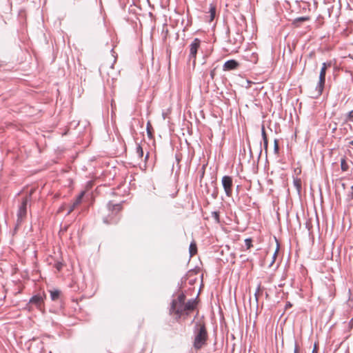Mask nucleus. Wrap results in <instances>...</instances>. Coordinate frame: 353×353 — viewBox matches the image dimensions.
<instances>
[{"mask_svg": "<svg viewBox=\"0 0 353 353\" xmlns=\"http://www.w3.org/2000/svg\"><path fill=\"white\" fill-rule=\"evenodd\" d=\"M194 332L193 345L196 350H199L206 344L208 339V332L205 324L203 323H196Z\"/></svg>", "mask_w": 353, "mask_h": 353, "instance_id": "f257e3e1", "label": "nucleus"}, {"mask_svg": "<svg viewBox=\"0 0 353 353\" xmlns=\"http://www.w3.org/2000/svg\"><path fill=\"white\" fill-rule=\"evenodd\" d=\"M46 294H39L33 296L29 301L27 308L29 311L32 310V305H34L39 310L44 312V300L46 299Z\"/></svg>", "mask_w": 353, "mask_h": 353, "instance_id": "f03ea898", "label": "nucleus"}, {"mask_svg": "<svg viewBox=\"0 0 353 353\" xmlns=\"http://www.w3.org/2000/svg\"><path fill=\"white\" fill-rule=\"evenodd\" d=\"M185 296L181 294L178 296L176 299L172 301L171 310L179 316L185 314Z\"/></svg>", "mask_w": 353, "mask_h": 353, "instance_id": "7ed1b4c3", "label": "nucleus"}, {"mask_svg": "<svg viewBox=\"0 0 353 353\" xmlns=\"http://www.w3.org/2000/svg\"><path fill=\"white\" fill-rule=\"evenodd\" d=\"M331 65L332 64L330 62L323 63L322 65V68L321 69L320 74H319V80L318 85L316 87V89L320 94L322 93L323 88H324L325 82L326 70L327 68L331 67Z\"/></svg>", "mask_w": 353, "mask_h": 353, "instance_id": "20e7f679", "label": "nucleus"}, {"mask_svg": "<svg viewBox=\"0 0 353 353\" xmlns=\"http://www.w3.org/2000/svg\"><path fill=\"white\" fill-rule=\"evenodd\" d=\"M222 185L223 187L225 194L230 197L232 194V178L230 176H224L221 180Z\"/></svg>", "mask_w": 353, "mask_h": 353, "instance_id": "39448f33", "label": "nucleus"}, {"mask_svg": "<svg viewBox=\"0 0 353 353\" xmlns=\"http://www.w3.org/2000/svg\"><path fill=\"white\" fill-rule=\"evenodd\" d=\"M201 41L196 38L190 46V58L193 59V63H196L197 50L200 47Z\"/></svg>", "mask_w": 353, "mask_h": 353, "instance_id": "423d86ee", "label": "nucleus"}, {"mask_svg": "<svg viewBox=\"0 0 353 353\" xmlns=\"http://www.w3.org/2000/svg\"><path fill=\"white\" fill-rule=\"evenodd\" d=\"M27 203H28V198L26 197L23 200L21 205L19 208V212H18V219L20 221H21L26 216Z\"/></svg>", "mask_w": 353, "mask_h": 353, "instance_id": "0eeeda50", "label": "nucleus"}, {"mask_svg": "<svg viewBox=\"0 0 353 353\" xmlns=\"http://www.w3.org/2000/svg\"><path fill=\"white\" fill-rule=\"evenodd\" d=\"M196 305L197 302L194 299L190 300L187 303H185V314L188 315L190 312L196 308Z\"/></svg>", "mask_w": 353, "mask_h": 353, "instance_id": "6e6552de", "label": "nucleus"}, {"mask_svg": "<svg viewBox=\"0 0 353 353\" xmlns=\"http://www.w3.org/2000/svg\"><path fill=\"white\" fill-rule=\"evenodd\" d=\"M239 65V63L236 61H235L234 59H231V60L227 61L224 63L223 70L228 71V70H235L238 68Z\"/></svg>", "mask_w": 353, "mask_h": 353, "instance_id": "1a4fd4ad", "label": "nucleus"}, {"mask_svg": "<svg viewBox=\"0 0 353 353\" xmlns=\"http://www.w3.org/2000/svg\"><path fill=\"white\" fill-rule=\"evenodd\" d=\"M108 208L110 211H112V214H115L119 213L122 210V207L119 204L113 205V204L109 203Z\"/></svg>", "mask_w": 353, "mask_h": 353, "instance_id": "9d476101", "label": "nucleus"}, {"mask_svg": "<svg viewBox=\"0 0 353 353\" xmlns=\"http://www.w3.org/2000/svg\"><path fill=\"white\" fill-rule=\"evenodd\" d=\"M145 145H146L145 143H144L143 144L141 143L137 145L136 152L139 158H142L143 157V149Z\"/></svg>", "mask_w": 353, "mask_h": 353, "instance_id": "9b49d317", "label": "nucleus"}, {"mask_svg": "<svg viewBox=\"0 0 353 353\" xmlns=\"http://www.w3.org/2000/svg\"><path fill=\"white\" fill-rule=\"evenodd\" d=\"M50 297L52 301L57 300L61 294V291L59 290H52L50 291Z\"/></svg>", "mask_w": 353, "mask_h": 353, "instance_id": "f8f14e48", "label": "nucleus"}, {"mask_svg": "<svg viewBox=\"0 0 353 353\" xmlns=\"http://www.w3.org/2000/svg\"><path fill=\"white\" fill-rule=\"evenodd\" d=\"M189 251H190V256H193L194 255H195L196 254L197 247H196V243L194 241H192L190 243V248H189Z\"/></svg>", "mask_w": 353, "mask_h": 353, "instance_id": "ddd939ff", "label": "nucleus"}, {"mask_svg": "<svg viewBox=\"0 0 353 353\" xmlns=\"http://www.w3.org/2000/svg\"><path fill=\"white\" fill-rule=\"evenodd\" d=\"M84 194V192H81L79 194V195L76 198L75 201L72 203L73 208H77L81 203Z\"/></svg>", "mask_w": 353, "mask_h": 353, "instance_id": "4468645a", "label": "nucleus"}, {"mask_svg": "<svg viewBox=\"0 0 353 353\" xmlns=\"http://www.w3.org/2000/svg\"><path fill=\"white\" fill-rule=\"evenodd\" d=\"M215 14H216V7H215V6L211 4L210 7V20H209L210 22H212L214 20V19L215 17Z\"/></svg>", "mask_w": 353, "mask_h": 353, "instance_id": "2eb2a0df", "label": "nucleus"}, {"mask_svg": "<svg viewBox=\"0 0 353 353\" xmlns=\"http://www.w3.org/2000/svg\"><path fill=\"white\" fill-rule=\"evenodd\" d=\"M261 133L263 139L264 148L265 150H267L268 145V141L264 126L262 127Z\"/></svg>", "mask_w": 353, "mask_h": 353, "instance_id": "dca6fc26", "label": "nucleus"}, {"mask_svg": "<svg viewBox=\"0 0 353 353\" xmlns=\"http://www.w3.org/2000/svg\"><path fill=\"white\" fill-rule=\"evenodd\" d=\"M341 168L343 172H346L349 169V166L345 158L341 160Z\"/></svg>", "mask_w": 353, "mask_h": 353, "instance_id": "f3484780", "label": "nucleus"}, {"mask_svg": "<svg viewBox=\"0 0 353 353\" xmlns=\"http://www.w3.org/2000/svg\"><path fill=\"white\" fill-rule=\"evenodd\" d=\"M293 183L297 191L300 192L301 189V180L298 178L294 179Z\"/></svg>", "mask_w": 353, "mask_h": 353, "instance_id": "a211bd4d", "label": "nucleus"}, {"mask_svg": "<svg viewBox=\"0 0 353 353\" xmlns=\"http://www.w3.org/2000/svg\"><path fill=\"white\" fill-rule=\"evenodd\" d=\"M119 218H111L110 220L105 219L104 222L107 224L117 223L119 222Z\"/></svg>", "mask_w": 353, "mask_h": 353, "instance_id": "6ab92c4d", "label": "nucleus"}, {"mask_svg": "<svg viewBox=\"0 0 353 353\" xmlns=\"http://www.w3.org/2000/svg\"><path fill=\"white\" fill-rule=\"evenodd\" d=\"M152 127L151 123L150 122H148V123H147V132H148V137H150V138L152 137Z\"/></svg>", "mask_w": 353, "mask_h": 353, "instance_id": "aec40b11", "label": "nucleus"}, {"mask_svg": "<svg viewBox=\"0 0 353 353\" xmlns=\"http://www.w3.org/2000/svg\"><path fill=\"white\" fill-rule=\"evenodd\" d=\"M252 241L250 238L249 239H246L245 240V246H246V248L248 250L250 248H251L252 247Z\"/></svg>", "mask_w": 353, "mask_h": 353, "instance_id": "412c9836", "label": "nucleus"}, {"mask_svg": "<svg viewBox=\"0 0 353 353\" xmlns=\"http://www.w3.org/2000/svg\"><path fill=\"white\" fill-rule=\"evenodd\" d=\"M212 216L213 219L216 221V222L219 223V221H220V219H219V212H213L212 213Z\"/></svg>", "mask_w": 353, "mask_h": 353, "instance_id": "4be33fe9", "label": "nucleus"}, {"mask_svg": "<svg viewBox=\"0 0 353 353\" xmlns=\"http://www.w3.org/2000/svg\"><path fill=\"white\" fill-rule=\"evenodd\" d=\"M310 19V17H299L297 18L295 21H308Z\"/></svg>", "mask_w": 353, "mask_h": 353, "instance_id": "5701e85b", "label": "nucleus"}, {"mask_svg": "<svg viewBox=\"0 0 353 353\" xmlns=\"http://www.w3.org/2000/svg\"><path fill=\"white\" fill-rule=\"evenodd\" d=\"M347 120L353 122V110L350 111L347 114Z\"/></svg>", "mask_w": 353, "mask_h": 353, "instance_id": "b1692460", "label": "nucleus"}, {"mask_svg": "<svg viewBox=\"0 0 353 353\" xmlns=\"http://www.w3.org/2000/svg\"><path fill=\"white\" fill-rule=\"evenodd\" d=\"M215 75H216V68H214L210 72V77L212 80L214 79Z\"/></svg>", "mask_w": 353, "mask_h": 353, "instance_id": "393cba45", "label": "nucleus"}, {"mask_svg": "<svg viewBox=\"0 0 353 353\" xmlns=\"http://www.w3.org/2000/svg\"><path fill=\"white\" fill-rule=\"evenodd\" d=\"M274 149H275L276 151H278V150H279V145H278L277 140L274 141Z\"/></svg>", "mask_w": 353, "mask_h": 353, "instance_id": "a878e982", "label": "nucleus"}, {"mask_svg": "<svg viewBox=\"0 0 353 353\" xmlns=\"http://www.w3.org/2000/svg\"><path fill=\"white\" fill-rule=\"evenodd\" d=\"M349 196H350V199H353V185L351 187V192H350V193L349 194Z\"/></svg>", "mask_w": 353, "mask_h": 353, "instance_id": "bb28decb", "label": "nucleus"}, {"mask_svg": "<svg viewBox=\"0 0 353 353\" xmlns=\"http://www.w3.org/2000/svg\"><path fill=\"white\" fill-rule=\"evenodd\" d=\"M76 208H73V205L72 204V205L70 206V209H69V211H68V214H70Z\"/></svg>", "mask_w": 353, "mask_h": 353, "instance_id": "cd10ccee", "label": "nucleus"}, {"mask_svg": "<svg viewBox=\"0 0 353 353\" xmlns=\"http://www.w3.org/2000/svg\"><path fill=\"white\" fill-rule=\"evenodd\" d=\"M278 250H279V246H277L276 250V251H275V252H274V256H273V259H275V258H276V254H277ZM274 261V260H273V261Z\"/></svg>", "mask_w": 353, "mask_h": 353, "instance_id": "c85d7f7f", "label": "nucleus"}, {"mask_svg": "<svg viewBox=\"0 0 353 353\" xmlns=\"http://www.w3.org/2000/svg\"><path fill=\"white\" fill-rule=\"evenodd\" d=\"M294 353H299V349L297 345H295Z\"/></svg>", "mask_w": 353, "mask_h": 353, "instance_id": "c756f323", "label": "nucleus"}, {"mask_svg": "<svg viewBox=\"0 0 353 353\" xmlns=\"http://www.w3.org/2000/svg\"><path fill=\"white\" fill-rule=\"evenodd\" d=\"M149 156H150V153H149V152H147L145 154V161H148V159H149Z\"/></svg>", "mask_w": 353, "mask_h": 353, "instance_id": "7c9ffc66", "label": "nucleus"}, {"mask_svg": "<svg viewBox=\"0 0 353 353\" xmlns=\"http://www.w3.org/2000/svg\"><path fill=\"white\" fill-rule=\"evenodd\" d=\"M312 353H317V347H316V344L314 345V348L312 351Z\"/></svg>", "mask_w": 353, "mask_h": 353, "instance_id": "2f4dec72", "label": "nucleus"}, {"mask_svg": "<svg viewBox=\"0 0 353 353\" xmlns=\"http://www.w3.org/2000/svg\"><path fill=\"white\" fill-rule=\"evenodd\" d=\"M34 189H32V190H30V194H32L34 192Z\"/></svg>", "mask_w": 353, "mask_h": 353, "instance_id": "473e14b6", "label": "nucleus"}, {"mask_svg": "<svg viewBox=\"0 0 353 353\" xmlns=\"http://www.w3.org/2000/svg\"><path fill=\"white\" fill-rule=\"evenodd\" d=\"M57 269H58V270H60V268H61V265H57Z\"/></svg>", "mask_w": 353, "mask_h": 353, "instance_id": "72a5a7b5", "label": "nucleus"}, {"mask_svg": "<svg viewBox=\"0 0 353 353\" xmlns=\"http://www.w3.org/2000/svg\"><path fill=\"white\" fill-rule=\"evenodd\" d=\"M350 145H353V141H350Z\"/></svg>", "mask_w": 353, "mask_h": 353, "instance_id": "f704fd0d", "label": "nucleus"}]
</instances>
